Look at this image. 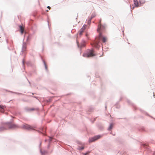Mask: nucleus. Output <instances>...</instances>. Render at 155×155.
Listing matches in <instances>:
<instances>
[{
	"label": "nucleus",
	"instance_id": "nucleus-1",
	"mask_svg": "<svg viewBox=\"0 0 155 155\" xmlns=\"http://www.w3.org/2000/svg\"><path fill=\"white\" fill-rule=\"evenodd\" d=\"M99 40H101L103 43H105L107 41V37L104 36L102 35V33H100L99 34V37L96 38L94 43L91 44L92 45L97 48H99L100 46L99 44L100 42Z\"/></svg>",
	"mask_w": 155,
	"mask_h": 155
},
{
	"label": "nucleus",
	"instance_id": "nucleus-2",
	"mask_svg": "<svg viewBox=\"0 0 155 155\" xmlns=\"http://www.w3.org/2000/svg\"><path fill=\"white\" fill-rule=\"evenodd\" d=\"M86 25H84L82 28L79 31L78 33V36H81L83 32L84 31L86 28Z\"/></svg>",
	"mask_w": 155,
	"mask_h": 155
},
{
	"label": "nucleus",
	"instance_id": "nucleus-3",
	"mask_svg": "<svg viewBox=\"0 0 155 155\" xmlns=\"http://www.w3.org/2000/svg\"><path fill=\"white\" fill-rule=\"evenodd\" d=\"M23 127L25 129L28 130H35V127H32L27 124L24 125L23 126Z\"/></svg>",
	"mask_w": 155,
	"mask_h": 155
},
{
	"label": "nucleus",
	"instance_id": "nucleus-4",
	"mask_svg": "<svg viewBox=\"0 0 155 155\" xmlns=\"http://www.w3.org/2000/svg\"><path fill=\"white\" fill-rule=\"evenodd\" d=\"M105 29V27L104 26L102 25L101 24H100V25H98V28H97V31L100 33H101L102 31H103Z\"/></svg>",
	"mask_w": 155,
	"mask_h": 155
},
{
	"label": "nucleus",
	"instance_id": "nucleus-5",
	"mask_svg": "<svg viewBox=\"0 0 155 155\" xmlns=\"http://www.w3.org/2000/svg\"><path fill=\"white\" fill-rule=\"evenodd\" d=\"M7 125L8 126V127L9 128H15L18 127V126L14 124H12L10 123H7Z\"/></svg>",
	"mask_w": 155,
	"mask_h": 155
},
{
	"label": "nucleus",
	"instance_id": "nucleus-6",
	"mask_svg": "<svg viewBox=\"0 0 155 155\" xmlns=\"http://www.w3.org/2000/svg\"><path fill=\"white\" fill-rule=\"evenodd\" d=\"M101 137V136L99 135H97L96 136H95L93 138H91V139H90L89 140V142H94L95 141V140H97L98 139L100 138Z\"/></svg>",
	"mask_w": 155,
	"mask_h": 155
},
{
	"label": "nucleus",
	"instance_id": "nucleus-7",
	"mask_svg": "<svg viewBox=\"0 0 155 155\" xmlns=\"http://www.w3.org/2000/svg\"><path fill=\"white\" fill-rule=\"evenodd\" d=\"M95 55L94 54V51L93 50L91 51L90 52L88 53L87 55V57H91L95 56Z\"/></svg>",
	"mask_w": 155,
	"mask_h": 155
},
{
	"label": "nucleus",
	"instance_id": "nucleus-8",
	"mask_svg": "<svg viewBox=\"0 0 155 155\" xmlns=\"http://www.w3.org/2000/svg\"><path fill=\"white\" fill-rule=\"evenodd\" d=\"M134 2L135 7H138L139 6V4L137 0H134Z\"/></svg>",
	"mask_w": 155,
	"mask_h": 155
},
{
	"label": "nucleus",
	"instance_id": "nucleus-9",
	"mask_svg": "<svg viewBox=\"0 0 155 155\" xmlns=\"http://www.w3.org/2000/svg\"><path fill=\"white\" fill-rule=\"evenodd\" d=\"M5 107L1 105H0V111L1 112H3L4 111Z\"/></svg>",
	"mask_w": 155,
	"mask_h": 155
},
{
	"label": "nucleus",
	"instance_id": "nucleus-10",
	"mask_svg": "<svg viewBox=\"0 0 155 155\" xmlns=\"http://www.w3.org/2000/svg\"><path fill=\"white\" fill-rule=\"evenodd\" d=\"M19 27L20 28L21 33V34H22L24 31V27H23L21 25L19 26Z\"/></svg>",
	"mask_w": 155,
	"mask_h": 155
},
{
	"label": "nucleus",
	"instance_id": "nucleus-11",
	"mask_svg": "<svg viewBox=\"0 0 155 155\" xmlns=\"http://www.w3.org/2000/svg\"><path fill=\"white\" fill-rule=\"evenodd\" d=\"M113 124H111L108 128V130H110L112 128Z\"/></svg>",
	"mask_w": 155,
	"mask_h": 155
},
{
	"label": "nucleus",
	"instance_id": "nucleus-12",
	"mask_svg": "<svg viewBox=\"0 0 155 155\" xmlns=\"http://www.w3.org/2000/svg\"><path fill=\"white\" fill-rule=\"evenodd\" d=\"M34 110V108H30V109H28L27 110L28 111H31V110Z\"/></svg>",
	"mask_w": 155,
	"mask_h": 155
},
{
	"label": "nucleus",
	"instance_id": "nucleus-13",
	"mask_svg": "<svg viewBox=\"0 0 155 155\" xmlns=\"http://www.w3.org/2000/svg\"><path fill=\"white\" fill-rule=\"evenodd\" d=\"M101 19H100L99 22V24L98 25H100V24H101Z\"/></svg>",
	"mask_w": 155,
	"mask_h": 155
},
{
	"label": "nucleus",
	"instance_id": "nucleus-14",
	"mask_svg": "<svg viewBox=\"0 0 155 155\" xmlns=\"http://www.w3.org/2000/svg\"><path fill=\"white\" fill-rule=\"evenodd\" d=\"M47 8H48L49 10H50V8H51L50 7V6H48L47 7Z\"/></svg>",
	"mask_w": 155,
	"mask_h": 155
},
{
	"label": "nucleus",
	"instance_id": "nucleus-15",
	"mask_svg": "<svg viewBox=\"0 0 155 155\" xmlns=\"http://www.w3.org/2000/svg\"><path fill=\"white\" fill-rule=\"evenodd\" d=\"M85 35H86V37H87V36H88V34H87L86 33V34Z\"/></svg>",
	"mask_w": 155,
	"mask_h": 155
},
{
	"label": "nucleus",
	"instance_id": "nucleus-16",
	"mask_svg": "<svg viewBox=\"0 0 155 155\" xmlns=\"http://www.w3.org/2000/svg\"><path fill=\"white\" fill-rule=\"evenodd\" d=\"M85 46V45L84 44H83V45H82V46H81V47H84Z\"/></svg>",
	"mask_w": 155,
	"mask_h": 155
},
{
	"label": "nucleus",
	"instance_id": "nucleus-17",
	"mask_svg": "<svg viewBox=\"0 0 155 155\" xmlns=\"http://www.w3.org/2000/svg\"><path fill=\"white\" fill-rule=\"evenodd\" d=\"M94 16H94V15H93V16L92 17H91V19L92 18H93L94 17Z\"/></svg>",
	"mask_w": 155,
	"mask_h": 155
},
{
	"label": "nucleus",
	"instance_id": "nucleus-18",
	"mask_svg": "<svg viewBox=\"0 0 155 155\" xmlns=\"http://www.w3.org/2000/svg\"><path fill=\"white\" fill-rule=\"evenodd\" d=\"M45 66L46 68V69L47 68V67H46V64H45Z\"/></svg>",
	"mask_w": 155,
	"mask_h": 155
},
{
	"label": "nucleus",
	"instance_id": "nucleus-19",
	"mask_svg": "<svg viewBox=\"0 0 155 155\" xmlns=\"http://www.w3.org/2000/svg\"><path fill=\"white\" fill-rule=\"evenodd\" d=\"M91 19H90V20H89V21H90H90H91Z\"/></svg>",
	"mask_w": 155,
	"mask_h": 155
},
{
	"label": "nucleus",
	"instance_id": "nucleus-20",
	"mask_svg": "<svg viewBox=\"0 0 155 155\" xmlns=\"http://www.w3.org/2000/svg\"><path fill=\"white\" fill-rule=\"evenodd\" d=\"M47 12H48V11L47 10Z\"/></svg>",
	"mask_w": 155,
	"mask_h": 155
},
{
	"label": "nucleus",
	"instance_id": "nucleus-21",
	"mask_svg": "<svg viewBox=\"0 0 155 155\" xmlns=\"http://www.w3.org/2000/svg\"><path fill=\"white\" fill-rule=\"evenodd\" d=\"M85 155H87V154H86Z\"/></svg>",
	"mask_w": 155,
	"mask_h": 155
}]
</instances>
